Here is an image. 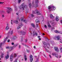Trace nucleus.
<instances>
[{"instance_id": "obj_1", "label": "nucleus", "mask_w": 62, "mask_h": 62, "mask_svg": "<svg viewBox=\"0 0 62 62\" xmlns=\"http://www.w3.org/2000/svg\"><path fill=\"white\" fill-rule=\"evenodd\" d=\"M25 7H26V8L27 7L26 5H25L24 6V3H23L20 6V9H22L23 8V9L24 10V8H25Z\"/></svg>"}, {"instance_id": "obj_2", "label": "nucleus", "mask_w": 62, "mask_h": 62, "mask_svg": "<svg viewBox=\"0 0 62 62\" xmlns=\"http://www.w3.org/2000/svg\"><path fill=\"white\" fill-rule=\"evenodd\" d=\"M13 55L15 57H16L17 56V55L16 54H15L14 55H13L12 54L10 56V60L11 61H12V60H13Z\"/></svg>"}, {"instance_id": "obj_3", "label": "nucleus", "mask_w": 62, "mask_h": 62, "mask_svg": "<svg viewBox=\"0 0 62 62\" xmlns=\"http://www.w3.org/2000/svg\"><path fill=\"white\" fill-rule=\"evenodd\" d=\"M18 34L20 35H25V32L23 31H18Z\"/></svg>"}, {"instance_id": "obj_4", "label": "nucleus", "mask_w": 62, "mask_h": 62, "mask_svg": "<svg viewBox=\"0 0 62 62\" xmlns=\"http://www.w3.org/2000/svg\"><path fill=\"white\" fill-rule=\"evenodd\" d=\"M7 8L8 9L7 10V12L8 13H10V11H11H11L12 10V9L11 8H10L9 7H8Z\"/></svg>"}, {"instance_id": "obj_5", "label": "nucleus", "mask_w": 62, "mask_h": 62, "mask_svg": "<svg viewBox=\"0 0 62 62\" xmlns=\"http://www.w3.org/2000/svg\"><path fill=\"white\" fill-rule=\"evenodd\" d=\"M23 26V24H22V22H21V23L20 24H18V26L17 27V29H20L22 26Z\"/></svg>"}, {"instance_id": "obj_6", "label": "nucleus", "mask_w": 62, "mask_h": 62, "mask_svg": "<svg viewBox=\"0 0 62 62\" xmlns=\"http://www.w3.org/2000/svg\"><path fill=\"white\" fill-rule=\"evenodd\" d=\"M42 43L45 46H47V45H48V46H50V44L49 43H48L47 44V43H46L44 41H43Z\"/></svg>"}, {"instance_id": "obj_7", "label": "nucleus", "mask_w": 62, "mask_h": 62, "mask_svg": "<svg viewBox=\"0 0 62 62\" xmlns=\"http://www.w3.org/2000/svg\"><path fill=\"white\" fill-rule=\"evenodd\" d=\"M13 34V30H12L11 31H9L8 33H7L8 35H12Z\"/></svg>"}, {"instance_id": "obj_8", "label": "nucleus", "mask_w": 62, "mask_h": 62, "mask_svg": "<svg viewBox=\"0 0 62 62\" xmlns=\"http://www.w3.org/2000/svg\"><path fill=\"white\" fill-rule=\"evenodd\" d=\"M35 4L36 5V6L37 7H38L39 6V4H38L39 3V0H35Z\"/></svg>"}, {"instance_id": "obj_9", "label": "nucleus", "mask_w": 62, "mask_h": 62, "mask_svg": "<svg viewBox=\"0 0 62 62\" xmlns=\"http://www.w3.org/2000/svg\"><path fill=\"white\" fill-rule=\"evenodd\" d=\"M52 55H55V57H57V58H58V55L57 54V53H52Z\"/></svg>"}, {"instance_id": "obj_10", "label": "nucleus", "mask_w": 62, "mask_h": 62, "mask_svg": "<svg viewBox=\"0 0 62 62\" xmlns=\"http://www.w3.org/2000/svg\"><path fill=\"white\" fill-rule=\"evenodd\" d=\"M48 10L49 11H52V7L50 6L48 7Z\"/></svg>"}, {"instance_id": "obj_11", "label": "nucleus", "mask_w": 62, "mask_h": 62, "mask_svg": "<svg viewBox=\"0 0 62 62\" xmlns=\"http://www.w3.org/2000/svg\"><path fill=\"white\" fill-rule=\"evenodd\" d=\"M32 56V55H31L30 56V61L31 62H32V61H33V59Z\"/></svg>"}, {"instance_id": "obj_12", "label": "nucleus", "mask_w": 62, "mask_h": 62, "mask_svg": "<svg viewBox=\"0 0 62 62\" xmlns=\"http://www.w3.org/2000/svg\"><path fill=\"white\" fill-rule=\"evenodd\" d=\"M56 38H57V40H59V39H60V36L59 35H58L55 38H54V39H56Z\"/></svg>"}, {"instance_id": "obj_13", "label": "nucleus", "mask_w": 62, "mask_h": 62, "mask_svg": "<svg viewBox=\"0 0 62 62\" xmlns=\"http://www.w3.org/2000/svg\"><path fill=\"white\" fill-rule=\"evenodd\" d=\"M21 19L22 21H23V22H25V20L24 19V16L22 17L21 18Z\"/></svg>"}, {"instance_id": "obj_14", "label": "nucleus", "mask_w": 62, "mask_h": 62, "mask_svg": "<svg viewBox=\"0 0 62 62\" xmlns=\"http://www.w3.org/2000/svg\"><path fill=\"white\" fill-rule=\"evenodd\" d=\"M9 29V26H8V24H7V26L6 27V28L5 29L6 30H8V29Z\"/></svg>"}, {"instance_id": "obj_15", "label": "nucleus", "mask_w": 62, "mask_h": 62, "mask_svg": "<svg viewBox=\"0 0 62 62\" xmlns=\"http://www.w3.org/2000/svg\"><path fill=\"white\" fill-rule=\"evenodd\" d=\"M13 22L14 23H16V24L18 23H19V22H18V20H14L13 21Z\"/></svg>"}, {"instance_id": "obj_16", "label": "nucleus", "mask_w": 62, "mask_h": 62, "mask_svg": "<svg viewBox=\"0 0 62 62\" xmlns=\"http://www.w3.org/2000/svg\"><path fill=\"white\" fill-rule=\"evenodd\" d=\"M50 16L51 18H52V19H54V16H53V15L52 14H50Z\"/></svg>"}, {"instance_id": "obj_17", "label": "nucleus", "mask_w": 62, "mask_h": 62, "mask_svg": "<svg viewBox=\"0 0 62 62\" xmlns=\"http://www.w3.org/2000/svg\"><path fill=\"white\" fill-rule=\"evenodd\" d=\"M4 53H2L1 55H0L1 58H4Z\"/></svg>"}, {"instance_id": "obj_18", "label": "nucleus", "mask_w": 62, "mask_h": 62, "mask_svg": "<svg viewBox=\"0 0 62 62\" xmlns=\"http://www.w3.org/2000/svg\"><path fill=\"white\" fill-rule=\"evenodd\" d=\"M5 58L7 59H8V58H9V55H7L5 56Z\"/></svg>"}, {"instance_id": "obj_19", "label": "nucleus", "mask_w": 62, "mask_h": 62, "mask_svg": "<svg viewBox=\"0 0 62 62\" xmlns=\"http://www.w3.org/2000/svg\"><path fill=\"white\" fill-rule=\"evenodd\" d=\"M6 49H10V50H12V48L11 47H9V46H7L6 47Z\"/></svg>"}, {"instance_id": "obj_20", "label": "nucleus", "mask_w": 62, "mask_h": 62, "mask_svg": "<svg viewBox=\"0 0 62 62\" xmlns=\"http://www.w3.org/2000/svg\"><path fill=\"white\" fill-rule=\"evenodd\" d=\"M29 2H30V4H29V6L30 8H31V3H30V2H31V0H29Z\"/></svg>"}, {"instance_id": "obj_21", "label": "nucleus", "mask_w": 62, "mask_h": 62, "mask_svg": "<svg viewBox=\"0 0 62 62\" xmlns=\"http://www.w3.org/2000/svg\"><path fill=\"white\" fill-rule=\"evenodd\" d=\"M54 49L55 51H57V52H58V51H59L58 48L55 47H54Z\"/></svg>"}, {"instance_id": "obj_22", "label": "nucleus", "mask_w": 62, "mask_h": 62, "mask_svg": "<svg viewBox=\"0 0 62 62\" xmlns=\"http://www.w3.org/2000/svg\"><path fill=\"white\" fill-rule=\"evenodd\" d=\"M31 6L33 7H34L35 6V4H34V1H33L32 2V5H31Z\"/></svg>"}, {"instance_id": "obj_23", "label": "nucleus", "mask_w": 62, "mask_h": 62, "mask_svg": "<svg viewBox=\"0 0 62 62\" xmlns=\"http://www.w3.org/2000/svg\"><path fill=\"white\" fill-rule=\"evenodd\" d=\"M58 16H56V21H58L59 20L58 18Z\"/></svg>"}, {"instance_id": "obj_24", "label": "nucleus", "mask_w": 62, "mask_h": 62, "mask_svg": "<svg viewBox=\"0 0 62 62\" xmlns=\"http://www.w3.org/2000/svg\"><path fill=\"white\" fill-rule=\"evenodd\" d=\"M31 26H32V27H34V28L35 26V24H34L31 23Z\"/></svg>"}, {"instance_id": "obj_25", "label": "nucleus", "mask_w": 62, "mask_h": 62, "mask_svg": "<svg viewBox=\"0 0 62 62\" xmlns=\"http://www.w3.org/2000/svg\"><path fill=\"white\" fill-rule=\"evenodd\" d=\"M36 23H39V20L38 19H36Z\"/></svg>"}, {"instance_id": "obj_26", "label": "nucleus", "mask_w": 62, "mask_h": 62, "mask_svg": "<svg viewBox=\"0 0 62 62\" xmlns=\"http://www.w3.org/2000/svg\"><path fill=\"white\" fill-rule=\"evenodd\" d=\"M36 14H37V15H40V13H39V12H37L36 13Z\"/></svg>"}, {"instance_id": "obj_27", "label": "nucleus", "mask_w": 62, "mask_h": 62, "mask_svg": "<svg viewBox=\"0 0 62 62\" xmlns=\"http://www.w3.org/2000/svg\"><path fill=\"white\" fill-rule=\"evenodd\" d=\"M54 32L55 33H59V31H57V30L55 31Z\"/></svg>"}, {"instance_id": "obj_28", "label": "nucleus", "mask_w": 62, "mask_h": 62, "mask_svg": "<svg viewBox=\"0 0 62 62\" xmlns=\"http://www.w3.org/2000/svg\"><path fill=\"white\" fill-rule=\"evenodd\" d=\"M17 39V37L16 36H14V38H13V39Z\"/></svg>"}, {"instance_id": "obj_29", "label": "nucleus", "mask_w": 62, "mask_h": 62, "mask_svg": "<svg viewBox=\"0 0 62 62\" xmlns=\"http://www.w3.org/2000/svg\"><path fill=\"white\" fill-rule=\"evenodd\" d=\"M21 0H18V3H21Z\"/></svg>"}, {"instance_id": "obj_30", "label": "nucleus", "mask_w": 62, "mask_h": 62, "mask_svg": "<svg viewBox=\"0 0 62 62\" xmlns=\"http://www.w3.org/2000/svg\"><path fill=\"white\" fill-rule=\"evenodd\" d=\"M38 61H39V58H38L37 59H36V60L35 62H38Z\"/></svg>"}, {"instance_id": "obj_31", "label": "nucleus", "mask_w": 62, "mask_h": 62, "mask_svg": "<svg viewBox=\"0 0 62 62\" xmlns=\"http://www.w3.org/2000/svg\"><path fill=\"white\" fill-rule=\"evenodd\" d=\"M33 35H35L36 34V32L35 31H33Z\"/></svg>"}, {"instance_id": "obj_32", "label": "nucleus", "mask_w": 62, "mask_h": 62, "mask_svg": "<svg viewBox=\"0 0 62 62\" xmlns=\"http://www.w3.org/2000/svg\"><path fill=\"white\" fill-rule=\"evenodd\" d=\"M7 39H8V37H6V38L5 39V40L6 41H7Z\"/></svg>"}, {"instance_id": "obj_33", "label": "nucleus", "mask_w": 62, "mask_h": 62, "mask_svg": "<svg viewBox=\"0 0 62 62\" xmlns=\"http://www.w3.org/2000/svg\"><path fill=\"white\" fill-rule=\"evenodd\" d=\"M16 18L17 19V20H20V19H19V17H16Z\"/></svg>"}, {"instance_id": "obj_34", "label": "nucleus", "mask_w": 62, "mask_h": 62, "mask_svg": "<svg viewBox=\"0 0 62 62\" xmlns=\"http://www.w3.org/2000/svg\"><path fill=\"white\" fill-rule=\"evenodd\" d=\"M45 50H46V51L47 52H48V50H47V49H46V48L45 49Z\"/></svg>"}, {"instance_id": "obj_35", "label": "nucleus", "mask_w": 62, "mask_h": 62, "mask_svg": "<svg viewBox=\"0 0 62 62\" xmlns=\"http://www.w3.org/2000/svg\"><path fill=\"white\" fill-rule=\"evenodd\" d=\"M2 45V43H0V47H1Z\"/></svg>"}, {"instance_id": "obj_36", "label": "nucleus", "mask_w": 62, "mask_h": 62, "mask_svg": "<svg viewBox=\"0 0 62 62\" xmlns=\"http://www.w3.org/2000/svg\"><path fill=\"white\" fill-rule=\"evenodd\" d=\"M31 17H34V15H33L32 14H31Z\"/></svg>"}, {"instance_id": "obj_37", "label": "nucleus", "mask_w": 62, "mask_h": 62, "mask_svg": "<svg viewBox=\"0 0 62 62\" xmlns=\"http://www.w3.org/2000/svg\"><path fill=\"white\" fill-rule=\"evenodd\" d=\"M32 13H33V14H35L36 13H35V11H33Z\"/></svg>"}, {"instance_id": "obj_38", "label": "nucleus", "mask_w": 62, "mask_h": 62, "mask_svg": "<svg viewBox=\"0 0 62 62\" xmlns=\"http://www.w3.org/2000/svg\"><path fill=\"white\" fill-rule=\"evenodd\" d=\"M4 3V2H0V4H2Z\"/></svg>"}, {"instance_id": "obj_39", "label": "nucleus", "mask_w": 62, "mask_h": 62, "mask_svg": "<svg viewBox=\"0 0 62 62\" xmlns=\"http://www.w3.org/2000/svg\"><path fill=\"white\" fill-rule=\"evenodd\" d=\"M59 33H60V34H62V32L61 31H59Z\"/></svg>"}, {"instance_id": "obj_40", "label": "nucleus", "mask_w": 62, "mask_h": 62, "mask_svg": "<svg viewBox=\"0 0 62 62\" xmlns=\"http://www.w3.org/2000/svg\"><path fill=\"white\" fill-rule=\"evenodd\" d=\"M48 26L49 27H51V25H50V24L48 25Z\"/></svg>"}, {"instance_id": "obj_41", "label": "nucleus", "mask_w": 62, "mask_h": 62, "mask_svg": "<svg viewBox=\"0 0 62 62\" xmlns=\"http://www.w3.org/2000/svg\"><path fill=\"white\" fill-rule=\"evenodd\" d=\"M60 49L61 52L62 53V48H60Z\"/></svg>"}, {"instance_id": "obj_42", "label": "nucleus", "mask_w": 62, "mask_h": 62, "mask_svg": "<svg viewBox=\"0 0 62 62\" xmlns=\"http://www.w3.org/2000/svg\"><path fill=\"white\" fill-rule=\"evenodd\" d=\"M26 51L27 52H28V53H29L30 52V51L29 50H28L27 49Z\"/></svg>"}, {"instance_id": "obj_43", "label": "nucleus", "mask_w": 62, "mask_h": 62, "mask_svg": "<svg viewBox=\"0 0 62 62\" xmlns=\"http://www.w3.org/2000/svg\"><path fill=\"white\" fill-rule=\"evenodd\" d=\"M39 25L37 24H36V27H38V26H39Z\"/></svg>"}, {"instance_id": "obj_44", "label": "nucleus", "mask_w": 62, "mask_h": 62, "mask_svg": "<svg viewBox=\"0 0 62 62\" xmlns=\"http://www.w3.org/2000/svg\"><path fill=\"white\" fill-rule=\"evenodd\" d=\"M45 27L47 29V26L46 25H45Z\"/></svg>"}, {"instance_id": "obj_45", "label": "nucleus", "mask_w": 62, "mask_h": 62, "mask_svg": "<svg viewBox=\"0 0 62 62\" xmlns=\"http://www.w3.org/2000/svg\"><path fill=\"white\" fill-rule=\"evenodd\" d=\"M55 9H56V8H55L54 7L53 8V10H54Z\"/></svg>"}, {"instance_id": "obj_46", "label": "nucleus", "mask_w": 62, "mask_h": 62, "mask_svg": "<svg viewBox=\"0 0 62 62\" xmlns=\"http://www.w3.org/2000/svg\"><path fill=\"white\" fill-rule=\"evenodd\" d=\"M51 7V8H54V6H52Z\"/></svg>"}, {"instance_id": "obj_47", "label": "nucleus", "mask_w": 62, "mask_h": 62, "mask_svg": "<svg viewBox=\"0 0 62 62\" xmlns=\"http://www.w3.org/2000/svg\"><path fill=\"white\" fill-rule=\"evenodd\" d=\"M27 39H26L25 40V42H27Z\"/></svg>"}, {"instance_id": "obj_48", "label": "nucleus", "mask_w": 62, "mask_h": 62, "mask_svg": "<svg viewBox=\"0 0 62 62\" xmlns=\"http://www.w3.org/2000/svg\"><path fill=\"white\" fill-rule=\"evenodd\" d=\"M27 60V58H25V61H26Z\"/></svg>"}, {"instance_id": "obj_49", "label": "nucleus", "mask_w": 62, "mask_h": 62, "mask_svg": "<svg viewBox=\"0 0 62 62\" xmlns=\"http://www.w3.org/2000/svg\"><path fill=\"white\" fill-rule=\"evenodd\" d=\"M24 58H26V55H24Z\"/></svg>"}, {"instance_id": "obj_50", "label": "nucleus", "mask_w": 62, "mask_h": 62, "mask_svg": "<svg viewBox=\"0 0 62 62\" xmlns=\"http://www.w3.org/2000/svg\"><path fill=\"white\" fill-rule=\"evenodd\" d=\"M10 41V40L9 39H8V42H9V41Z\"/></svg>"}, {"instance_id": "obj_51", "label": "nucleus", "mask_w": 62, "mask_h": 62, "mask_svg": "<svg viewBox=\"0 0 62 62\" xmlns=\"http://www.w3.org/2000/svg\"><path fill=\"white\" fill-rule=\"evenodd\" d=\"M19 49H20V48H21V46H20V45H19Z\"/></svg>"}, {"instance_id": "obj_52", "label": "nucleus", "mask_w": 62, "mask_h": 62, "mask_svg": "<svg viewBox=\"0 0 62 62\" xmlns=\"http://www.w3.org/2000/svg\"><path fill=\"white\" fill-rule=\"evenodd\" d=\"M23 44V45H24L25 46H26V45H25L24 44Z\"/></svg>"}, {"instance_id": "obj_53", "label": "nucleus", "mask_w": 62, "mask_h": 62, "mask_svg": "<svg viewBox=\"0 0 62 62\" xmlns=\"http://www.w3.org/2000/svg\"><path fill=\"white\" fill-rule=\"evenodd\" d=\"M0 50H3V48H0Z\"/></svg>"}, {"instance_id": "obj_54", "label": "nucleus", "mask_w": 62, "mask_h": 62, "mask_svg": "<svg viewBox=\"0 0 62 62\" xmlns=\"http://www.w3.org/2000/svg\"><path fill=\"white\" fill-rule=\"evenodd\" d=\"M16 15L18 16L19 15V13H16Z\"/></svg>"}, {"instance_id": "obj_55", "label": "nucleus", "mask_w": 62, "mask_h": 62, "mask_svg": "<svg viewBox=\"0 0 62 62\" xmlns=\"http://www.w3.org/2000/svg\"><path fill=\"white\" fill-rule=\"evenodd\" d=\"M34 49H36V46H34Z\"/></svg>"}, {"instance_id": "obj_56", "label": "nucleus", "mask_w": 62, "mask_h": 62, "mask_svg": "<svg viewBox=\"0 0 62 62\" xmlns=\"http://www.w3.org/2000/svg\"><path fill=\"white\" fill-rule=\"evenodd\" d=\"M50 58H51V57H51V55H49Z\"/></svg>"}, {"instance_id": "obj_57", "label": "nucleus", "mask_w": 62, "mask_h": 62, "mask_svg": "<svg viewBox=\"0 0 62 62\" xmlns=\"http://www.w3.org/2000/svg\"><path fill=\"white\" fill-rule=\"evenodd\" d=\"M14 43H12V45H14Z\"/></svg>"}, {"instance_id": "obj_58", "label": "nucleus", "mask_w": 62, "mask_h": 62, "mask_svg": "<svg viewBox=\"0 0 62 62\" xmlns=\"http://www.w3.org/2000/svg\"><path fill=\"white\" fill-rule=\"evenodd\" d=\"M4 17V15H2V17Z\"/></svg>"}, {"instance_id": "obj_59", "label": "nucleus", "mask_w": 62, "mask_h": 62, "mask_svg": "<svg viewBox=\"0 0 62 62\" xmlns=\"http://www.w3.org/2000/svg\"><path fill=\"white\" fill-rule=\"evenodd\" d=\"M35 35H36V36H37V35H38V34L37 33H36Z\"/></svg>"}, {"instance_id": "obj_60", "label": "nucleus", "mask_w": 62, "mask_h": 62, "mask_svg": "<svg viewBox=\"0 0 62 62\" xmlns=\"http://www.w3.org/2000/svg\"><path fill=\"white\" fill-rule=\"evenodd\" d=\"M60 22H61V23H62V20H61V21H60Z\"/></svg>"}, {"instance_id": "obj_61", "label": "nucleus", "mask_w": 62, "mask_h": 62, "mask_svg": "<svg viewBox=\"0 0 62 62\" xmlns=\"http://www.w3.org/2000/svg\"><path fill=\"white\" fill-rule=\"evenodd\" d=\"M6 41L5 40H4V43H5V42H6Z\"/></svg>"}, {"instance_id": "obj_62", "label": "nucleus", "mask_w": 62, "mask_h": 62, "mask_svg": "<svg viewBox=\"0 0 62 62\" xmlns=\"http://www.w3.org/2000/svg\"><path fill=\"white\" fill-rule=\"evenodd\" d=\"M52 29H54V28H52Z\"/></svg>"}, {"instance_id": "obj_63", "label": "nucleus", "mask_w": 62, "mask_h": 62, "mask_svg": "<svg viewBox=\"0 0 62 62\" xmlns=\"http://www.w3.org/2000/svg\"><path fill=\"white\" fill-rule=\"evenodd\" d=\"M14 6V7H15V8H17V7H16V6Z\"/></svg>"}, {"instance_id": "obj_64", "label": "nucleus", "mask_w": 62, "mask_h": 62, "mask_svg": "<svg viewBox=\"0 0 62 62\" xmlns=\"http://www.w3.org/2000/svg\"><path fill=\"white\" fill-rule=\"evenodd\" d=\"M60 43H62V41H60Z\"/></svg>"}]
</instances>
